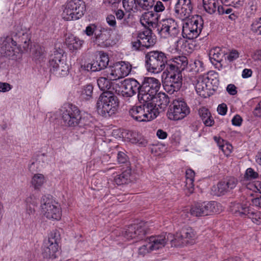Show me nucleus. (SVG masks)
I'll list each match as a JSON object with an SVG mask.
<instances>
[{"instance_id":"38","label":"nucleus","mask_w":261,"mask_h":261,"mask_svg":"<svg viewBox=\"0 0 261 261\" xmlns=\"http://www.w3.org/2000/svg\"><path fill=\"white\" fill-rule=\"evenodd\" d=\"M44 182L45 178L42 174H35L32 178L31 184L35 190H39Z\"/></svg>"},{"instance_id":"25","label":"nucleus","mask_w":261,"mask_h":261,"mask_svg":"<svg viewBox=\"0 0 261 261\" xmlns=\"http://www.w3.org/2000/svg\"><path fill=\"white\" fill-rule=\"evenodd\" d=\"M146 232L145 229H126L122 235L127 240L136 239V241L143 240Z\"/></svg>"},{"instance_id":"19","label":"nucleus","mask_w":261,"mask_h":261,"mask_svg":"<svg viewBox=\"0 0 261 261\" xmlns=\"http://www.w3.org/2000/svg\"><path fill=\"white\" fill-rule=\"evenodd\" d=\"M0 46V53L2 56L11 57L14 55V46L16 45V42L12 38L7 36L2 38Z\"/></svg>"},{"instance_id":"40","label":"nucleus","mask_w":261,"mask_h":261,"mask_svg":"<svg viewBox=\"0 0 261 261\" xmlns=\"http://www.w3.org/2000/svg\"><path fill=\"white\" fill-rule=\"evenodd\" d=\"M63 54L64 51L62 49L59 48L58 50H55L49 60L50 67L57 66L58 64L56 63V60L64 59Z\"/></svg>"},{"instance_id":"60","label":"nucleus","mask_w":261,"mask_h":261,"mask_svg":"<svg viewBox=\"0 0 261 261\" xmlns=\"http://www.w3.org/2000/svg\"><path fill=\"white\" fill-rule=\"evenodd\" d=\"M12 89V86L7 83L0 82V92H6Z\"/></svg>"},{"instance_id":"24","label":"nucleus","mask_w":261,"mask_h":261,"mask_svg":"<svg viewBox=\"0 0 261 261\" xmlns=\"http://www.w3.org/2000/svg\"><path fill=\"white\" fill-rule=\"evenodd\" d=\"M194 177L195 172L191 169H188L186 171V181L184 190L186 194L189 196L192 194L194 190Z\"/></svg>"},{"instance_id":"3","label":"nucleus","mask_w":261,"mask_h":261,"mask_svg":"<svg viewBox=\"0 0 261 261\" xmlns=\"http://www.w3.org/2000/svg\"><path fill=\"white\" fill-rule=\"evenodd\" d=\"M118 106V98L110 91L103 92L96 102L98 113L104 117L110 116L115 114Z\"/></svg>"},{"instance_id":"53","label":"nucleus","mask_w":261,"mask_h":261,"mask_svg":"<svg viewBox=\"0 0 261 261\" xmlns=\"http://www.w3.org/2000/svg\"><path fill=\"white\" fill-rule=\"evenodd\" d=\"M141 41L139 38H138L134 41H132V48L133 50H142L144 49V47L142 46V44L140 43Z\"/></svg>"},{"instance_id":"64","label":"nucleus","mask_w":261,"mask_h":261,"mask_svg":"<svg viewBox=\"0 0 261 261\" xmlns=\"http://www.w3.org/2000/svg\"><path fill=\"white\" fill-rule=\"evenodd\" d=\"M253 114L255 116L261 117V101L255 107L253 111Z\"/></svg>"},{"instance_id":"55","label":"nucleus","mask_w":261,"mask_h":261,"mask_svg":"<svg viewBox=\"0 0 261 261\" xmlns=\"http://www.w3.org/2000/svg\"><path fill=\"white\" fill-rule=\"evenodd\" d=\"M86 35L91 36L93 34L95 35V32H98L96 26L94 24H91L87 26L85 31Z\"/></svg>"},{"instance_id":"61","label":"nucleus","mask_w":261,"mask_h":261,"mask_svg":"<svg viewBox=\"0 0 261 261\" xmlns=\"http://www.w3.org/2000/svg\"><path fill=\"white\" fill-rule=\"evenodd\" d=\"M165 8L163 3L160 1H158L154 6V10L156 13L163 12Z\"/></svg>"},{"instance_id":"51","label":"nucleus","mask_w":261,"mask_h":261,"mask_svg":"<svg viewBox=\"0 0 261 261\" xmlns=\"http://www.w3.org/2000/svg\"><path fill=\"white\" fill-rule=\"evenodd\" d=\"M258 174L257 172L254 171V170L251 168H248L245 172V178L247 179H253L257 178Z\"/></svg>"},{"instance_id":"18","label":"nucleus","mask_w":261,"mask_h":261,"mask_svg":"<svg viewBox=\"0 0 261 261\" xmlns=\"http://www.w3.org/2000/svg\"><path fill=\"white\" fill-rule=\"evenodd\" d=\"M196 235L193 229H181L179 234H177L175 241L179 242L177 246L192 244L195 242Z\"/></svg>"},{"instance_id":"43","label":"nucleus","mask_w":261,"mask_h":261,"mask_svg":"<svg viewBox=\"0 0 261 261\" xmlns=\"http://www.w3.org/2000/svg\"><path fill=\"white\" fill-rule=\"evenodd\" d=\"M137 4L139 8L148 10L153 6L154 0H137Z\"/></svg>"},{"instance_id":"46","label":"nucleus","mask_w":261,"mask_h":261,"mask_svg":"<svg viewBox=\"0 0 261 261\" xmlns=\"http://www.w3.org/2000/svg\"><path fill=\"white\" fill-rule=\"evenodd\" d=\"M194 48V45L187 40H184L181 45V49L184 51L191 53L192 52Z\"/></svg>"},{"instance_id":"14","label":"nucleus","mask_w":261,"mask_h":261,"mask_svg":"<svg viewBox=\"0 0 261 261\" xmlns=\"http://www.w3.org/2000/svg\"><path fill=\"white\" fill-rule=\"evenodd\" d=\"M192 10L191 0H178L175 6V15L177 18L184 20L190 16Z\"/></svg>"},{"instance_id":"4","label":"nucleus","mask_w":261,"mask_h":261,"mask_svg":"<svg viewBox=\"0 0 261 261\" xmlns=\"http://www.w3.org/2000/svg\"><path fill=\"white\" fill-rule=\"evenodd\" d=\"M161 86L160 81L154 77H145L140 85L139 94L138 95L139 101H149L156 95Z\"/></svg>"},{"instance_id":"50","label":"nucleus","mask_w":261,"mask_h":261,"mask_svg":"<svg viewBox=\"0 0 261 261\" xmlns=\"http://www.w3.org/2000/svg\"><path fill=\"white\" fill-rule=\"evenodd\" d=\"M251 30L258 35H261V17L252 23Z\"/></svg>"},{"instance_id":"6","label":"nucleus","mask_w":261,"mask_h":261,"mask_svg":"<svg viewBox=\"0 0 261 261\" xmlns=\"http://www.w3.org/2000/svg\"><path fill=\"white\" fill-rule=\"evenodd\" d=\"M221 211V204L214 201L197 203L190 210L191 214L196 217L212 215Z\"/></svg>"},{"instance_id":"63","label":"nucleus","mask_w":261,"mask_h":261,"mask_svg":"<svg viewBox=\"0 0 261 261\" xmlns=\"http://www.w3.org/2000/svg\"><path fill=\"white\" fill-rule=\"evenodd\" d=\"M231 12L232 9L231 8H227L223 6H218L217 8V12L219 14H229Z\"/></svg>"},{"instance_id":"54","label":"nucleus","mask_w":261,"mask_h":261,"mask_svg":"<svg viewBox=\"0 0 261 261\" xmlns=\"http://www.w3.org/2000/svg\"><path fill=\"white\" fill-rule=\"evenodd\" d=\"M25 202L27 205H32L35 207L38 204V200L36 197L34 195H31L27 198Z\"/></svg>"},{"instance_id":"27","label":"nucleus","mask_w":261,"mask_h":261,"mask_svg":"<svg viewBox=\"0 0 261 261\" xmlns=\"http://www.w3.org/2000/svg\"><path fill=\"white\" fill-rule=\"evenodd\" d=\"M65 43L69 49L73 51L81 48L83 41L73 35H70L66 38Z\"/></svg>"},{"instance_id":"22","label":"nucleus","mask_w":261,"mask_h":261,"mask_svg":"<svg viewBox=\"0 0 261 261\" xmlns=\"http://www.w3.org/2000/svg\"><path fill=\"white\" fill-rule=\"evenodd\" d=\"M163 74H166L165 80L167 81V83L174 85V87L176 88H180L182 85V74L181 72L177 71H164Z\"/></svg>"},{"instance_id":"45","label":"nucleus","mask_w":261,"mask_h":261,"mask_svg":"<svg viewBox=\"0 0 261 261\" xmlns=\"http://www.w3.org/2000/svg\"><path fill=\"white\" fill-rule=\"evenodd\" d=\"M96 60L98 61L99 65L101 67L102 69L107 67L109 62L108 55L105 53L100 54V56L96 58Z\"/></svg>"},{"instance_id":"12","label":"nucleus","mask_w":261,"mask_h":261,"mask_svg":"<svg viewBox=\"0 0 261 261\" xmlns=\"http://www.w3.org/2000/svg\"><path fill=\"white\" fill-rule=\"evenodd\" d=\"M80 115L81 111L77 106L68 103L63 107L62 119L66 126L74 127H76Z\"/></svg>"},{"instance_id":"8","label":"nucleus","mask_w":261,"mask_h":261,"mask_svg":"<svg viewBox=\"0 0 261 261\" xmlns=\"http://www.w3.org/2000/svg\"><path fill=\"white\" fill-rule=\"evenodd\" d=\"M219 85L218 79H211L208 75H200L196 80L195 89L201 97L206 98L210 96L211 90L215 91Z\"/></svg>"},{"instance_id":"32","label":"nucleus","mask_w":261,"mask_h":261,"mask_svg":"<svg viewBox=\"0 0 261 261\" xmlns=\"http://www.w3.org/2000/svg\"><path fill=\"white\" fill-rule=\"evenodd\" d=\"M50 71L58 76H65L69 73V66L65 62H61V64L50 67Z\"/></svg>"},{"instance_id":"9","label":"nucleus","mask_w":261,"mask_h":261,"mask_svg":"<svg viewBox=\"0 0 261 261\" xmlns=\"http://www.w3.org/2000/svg\"><path fill=\"white\" fill-rule=\"evenodd\" d=\"M41 211L44 216L49 219L59 220L62 216L60 205L49 196H43L41 200Z\"/></svg>"},{"instance_id":"31","label":"nucleus","mask_w":261,"mask_h":261,"mask_svg":"<svg viewBox=\"0 0 261 261\" xmlns=\"http://www.w3.org/2000/svg\"><path fill=\"white\" fill-rule=\"evenodd\" d=\"M159 16L157 13L152 11L145 13L142 17L141 21L147 23L149 27L156 29L158 22Z\"/></svg>"},{"instance_id":"35","label":"nucleus","mask_w":261,"mask_h":261,"mask_svg":"<svg viewBox=\"0 0 261 261\" xmlns=\"http://www.w3.org/2000/svg\"><path fill=\"white\" fill-rule=\"evenodd\" d=\"M203 4L204 10L211 14L217 12L218 7L220 6L218 0H203Z\"/></svg>"},{"instance_id":"57","label":"nucleus","mask_w":261,"mask_h":261,"mask_svg":"<svg viewBox=\"0 0 261 261\" xmlns=\"http://www.w3.org/2000/svg\"><path fill=\"white\" fill-rule=\"evenodd\" d=\"M239 57V52L237 50L232 49L227 56V59L229 62H232L238 58Z\"/></svg>"},{"instance_id":"41","label":"nucleus","mask_w":261,"mask_h":261,"mask_svg":"<svg viewBox=\"0 0 261 261\" xmlns=\"http://www.w3.org/2000/svg\"><path fill=\"white\" fill-rule=\"evenodd\" d=\"M226 188L227 189L228 192L233 189L238 184V180L234 177H229L223 180Z\"/></svg>"},{"instance_id":"17","label":"nucleus","mask_w":261,"mask_h":261,"mask_svg":"<svg viewBox=\"0 0 261 261\" xmlns=\"http://www.w3.org/2000/svg\"><path fill=\"white\" fill-rule=\"evenodd\" d=\"M188 60L186 56H178L172 58L169 56L166 71L181 72L187 67Z\"/></svg>"},{"instance_id":"10","label":"nucleus","mask_w":261,"mask_h":261,"mask_svg":"<svg viewBox=\"0 0 261 261\" xmlns=\"http://www.w3.org/2000/svg\"><path fill=\"white\" fill-rule=\"evenodd\" d=\"M190 112V108L186 102L182 99H177L173 101L167 113L168 118L172 120L184 119Z\"/></svg>"},{"instance_id":"23","label":"nucleus","mask_w":261,"mask_h":261,"mask_svg":"<svg viewBox=\"0 0 261 261\" xmlns=\"http://www.w3.org/2000/svg\"><path fill=\"white\" fill-rule=\"evenodd\" d=\"M79 19L83 16L86 10L85 3L82 0H70L67 2Z\"/></svg>"},{"instance_id":"39","label":"nucleus","mask_w":261,"mask_h":261,"mask_svg":"<svg viewBox=\"0 0 261 261\" xmlns=\"http://www.w3.org/2000/svg\"><path fill=\"white\" fill-rule=\"evenodd\" d=\"M110 75V73L107 76V77H101L97 80V85L99 88V89L101 91H108L107 90L110 89L111 87V81H113V80H111L109 77Z\"/></svg>"},{"instance_id":"13","label":"nucleus","mask_w":261,"mask_h":261,"mask_svg":"<svg viewBox=\"0 0 261 261\" xmlns=\"http://www.w3.org/2000/svg\"><path fill=\"white\" fill-rule=\"evenodd\" d=\"M131 70L132 65L129 63L123 61L117 62L111 68L109 77L111 80H116L128 75Z\"/></svg>"},{"instance_id":"28","label":"nucleus","mask_w":261,"mask_h":261,"mask_svg":"<svg viewBox=\"0 0 261 261\" xmlns=\"http://www.w3.org/2000/svg\"><path fill=\"white\" fill-rule=\"evenodd\" d=\"M132 171L130 168H127L121 173L114 176V181L117 185L128 184L131 181L130 176Z\"/></svg>"},{"instance_id":"59","label":"nucleus","mask_w":261,"mask_h":261,"mask_svg":"<svg viewBox=\"0 0 261 261\" xmlns=\"http://www.w3.org/2000/svg\"><path fill=\"white\" fill-rule=\"evenodd\" d=\"M127 160V155L122 152H119L117 154V161L120 164H124Z\"/></svg>"},{"instance_id":"44","label":"nucleus","mask_w":261,"mask_h":261,"mask_svg":"<svg viewBox=\"0 0 261 261\" xmlns=\"http://www.w3.org/2000/svg\"><path fill=\"white\" fill-rule=\"evenodd\" d=\"M77 124H76V126H78L81 128H84L85 129H87L91 126L92 122L89 119L88 117H82L81 114L80 115V120L77 121Z\"/></svg>"},{"instance_id":"34","label":"nucleus","mask_w":261,"mask_h":261,"mask_svg":"<svg viewBox=\"0 0 261 261\" xmlns=\"http://www.w3.org/2000/svg\"><path fill=\"white\" fill-rule=\"evenodd\" d=\"M153 98L156 99V103H154V105H158L160 109H164L169 103L170 99L167 95L165 93L160 92L156 97Z\"/></svg>"},{"instance_id":"1","label":"nucleus","mask_w":261,"mask_h":261,"mask_svg":"<svg viewBox=\"0 0 261 261\" xmlns=\"http://www.w3.org/2000/svg\"><path fill=\"white\" fill-rule=\"evenodd\" d=\"M142 105L134 106L128 110L129 115L138 122H146L155 119L159 112L154 103L147 101H140Z\"/></svg>"},{"instance_id":"30","label":"nucleus","mask_w":261,"mask_h":261,"mask_svg":"<svg viewBox=\"0 0 261 261\" xmlns=\"http://www.w3.org/2000/svg\"><path fill=\"white\" fill-rule=\"evenodd\" d=\"M93 86L91 84L83 86L77 91L80 98L83 101H88L91 99L93 97Z\"/></svg>"},{"instance_id":"29","label":"nucleus","mask_w":261,"mask_h":261,"mask_svg":"<svg viewBox=\"0 0 261 261\" xmlns=\"http://www.w3.org/2000/svg\"><path fill=\"white\" fill-rule=\"evenodd\" d=\"M166 243L164 236H151L149 238V247L150 250H158L164 246Z\"/></svg>"},{"instance_id":"2","label":"nucleus","mask_w":261,"mask_h":261,"mask_svg":"<svg viewBox=\"0 0 261 261\" xmlns=\"http://www.w3.org/2000/svg\"><path fill=\"white\" fill-rule=\"evenodd\" d=\"M169 55L161 50H152L145 54V67L148 71L154 73L166 69Z\"/></svg>"},{"instance_id":"48","label":"nucleus","mask_w":261,"mask_h":261,"mask_svg":"<svg viewBox=\"0 0 261 261\" xmlns=\"http://www.w3.org/2000/svg\"><path fill=\"white\" fill-rule=\"evenodd\" d=\"M217 195L220 196L221 195H225L228 193L227 189L226 188L223 180L219 181L217 186Z\"/></svg>"},{"instance_id":"21","label":"nucleus","mask_w":261,"mask_h":261,"mask_svg":"<svg viewBox=\"0 0 261 261\" xmlns=\"http://www.w3.org/2000/svg\"><path fill=\"white\" fill-rule=\"evenodd\" d=\"M138 38L141 41L144 48H148L153 46L156 43V38L154 35H152L150 30H146L138 35Z\"/></svg>"},{"instance_id":"62","label":"nucleus","mask_w":261,"mask_h":261,"mask_svg":"<svg viewBox=\"0 0 261 261\" xmlns=\"http://www.w3.org/2000/svg\"><path fill=\"white\" fill-rule=\"evenodd\" d=\"M227 110V106L225 103L219 105L217 108L218 113L221 115H225L226 114Z\"/></svg>"},{"instance_id":"33","label":"nucleus","mask_w":261,"mask_h":261,"mask_svg":"<svg viewBox=\"0 0 261 261\" xmlns=\"http://www.w3.org/2000/svg\"><path fill=\"white\" fill-rule=\"evenodd\" d=\"M198 114L206 126H212L214 124V120L208 109L202 107L199 110Z\"/></svg>"},{"instance_id":"58","label":"nucleus","mask_w":261,"mask_h":261,"mask_svg":"<svg viewBox=\"0 0 261 261\" xmlns=\"http://www.w3.org/2000/svg\"><path fill=\"white\" fill-rule=\"evenodd\" d=\"M222 3L226 6H232L236 7L237 5H240L241 0H221Z\"/></svg>"},{"instance_id":"37","label":"nucleus","mask_w":261,"mask_h":261,"mask_svg":"<svg viewBox=\"0 0 261 261\" xmlns=\"http://www.w3.org/2000/svg\"><path fill=\"white\" fill-rule=\"evenodd\" d=\"M62 17L63 19L66 21L79 19L74 14V12H73V10L69 7L67 3H66L64 6Z\"/></svg>"},{"instance_id":"16","label":"nucleus","mask_w":261,"mask_h":261,"mask_svg":"<svg viewBox=\"0 0 261 261\" xmlns=\"http://www.w3.org/2000/svg\"><path fill=\"white\" fill-rule=\"evenodd\" d=\"M121 94L124 97H132L137 92L139 94L140 84L134 79H125L121 84Z\"/></svg>"},{"instance_id":"26","label":"nucleus","mask_w":261,"mask_h":261,"mask_svg":"<svg viewBox=\"0 0 261 261\" xmlns=\"http://www.w3.org/2000/svg\"><path fill=\"white\" fill-rule=\"evenodd\" d=\"M225 55L224 51L219 47H216L210 51L209 57L212 63L216 65L217 63H221L223 61V57Z\"/></svg>"},{"instance_id":"11","label":"nucleus","mask_w":261,"mask_h":261,"mask_svg":"<svg viewBox=\"0 0 261 261\" xmlns=\"http://www.w3.org/2000/svg\"><path fill=\"white\" fill-rule=\"evenodd\" d=\"M203 21L202 17L197 16L194 20H188L184 22L182 28V35L189 40L196 38L203 29Z\"/></svg>"},{"instance_id":"49","label":"nucleus","mask_w":261,"mask_h":261,"mask_svg":"<svg viewBox=\"0 0 261 261\" xmlns=\"http://www.w3.org/2000/svg\"><path fill=\"white\" fill-rule=\"evenodd\" d=\"M150 226L149 225L148 222H145L140 220H136L135 221V222L133 224H131V227L133 228H147L150 227Z\"/></svg>"},{"instance_id":"52","label":"nucleus","mask_w":261,"mask_h":261,"mask_svg":"<svg viewBox=\"0 0 261 261\" xmlns=\"http://www.w3.org/2000/svg\"><path fill=\"white\" fill-rule=\"evenodd\" d=\"M106 21L112 29L115 30L117 27L115 17L114 15H109L106 17Z\"/></svg>"},{"instance_id":"7","label":"nucleus","mask_w":261,"mask_h":261,"mask_svg":"<svg viewBox=\"0 0 261 261\" xmlns=\"http://www.w3.org/2000/svg\"><path fill=\"white\" fill-rule=\"evenodd\" d=\"M180 27L172 18H167L160 21L156 25L158 34L163 38H175L180 33Z\"/></svg>"},{"instance_id":"56","label":"nucleus","mask_w":261,"mask_h":261,"mask_svg":"<svg viewBox=\"0 0 261 261\" xmlns=\"http://www.w3.org/2000/svg\"><path fill=\"white\" fill-rule=\"evenodd\" d=\"M247 10L250 14H254L257 10V3L252 1L248 3Z\"/></svg>"},{"instance_id":"15","label":"nucleus","mask_w":261,"mask_h":261,"mask_svg":"<svg viewBox=\"0 0 261 261\" xmlns=\"http://www.w3.org/2000/svg\"><path fill=\"white\" fill-rule=\"evenodd\" d=\"M237 207L238 210L235 211V214L241 217H247L257 225L261 224V212L245 204L239 205Z\"/></svg>"},{"instance_id":"36","label":"nucleus","mask_w":261,"mask_h":261,"mask_svg":"<svg viewBox=\"0 0 261 261\" xmlns=\"http://www.w3.org/2000/svg\"><path fill=\"white\" fill-rule=\"evenodd\" d=\"M126 139L132 143L144 145L146 142L142 140V136L137 132L129 131L126 134Z\"/></svg>"},{"instance_id":"47","label":"nucleus","mask_w":261,"mask_h":261,"mask_svg":"<svg viewBox=\"0 0 261 261\" xmlns=\"http://www.w3.org/2000/svg\"><path fill=\"white\" fill-rule=\"evenodd\" d=\"M163 87L165 90L168 93L172 94L174 92L178 91L180 88H176L174 87V85L167 83V81L165 80L164 84Z\"/></svg>"},{"instance_id":"5","label":"nucleus","mask_w":261,"mask_h":261,"mask_svg":"<svg viewBox=\"0 0 261 261\" xmlns=\"http://www.w3.org/2000/svg\"><path fill=\"white\" fill-rule=\"evenodd\" d=\"M60 233L58 229H53L48 235V240L44 242L42 250L44 258L55 259L59 253V242Z\"/></svg>"},{"instance_id":"42","label":"nucleus","mask_w":261,"mask_h":261,"mask_svg":"<svg viewBox=\"0 0 261 261\" xmlns=\"http://www.w3.org/2000/svg\"><path fill=\"white\" fill-rule=\"evenodd\" d=\"M122 4L124 8L128 11L137 10V0H122Z\"/></svg>"},{"instance_id":"20","label":"nucleus","mask_w":261,"mask_h":261,"mask_svg":"<svg viewBox=\"0 0 261 261\" xmlns=\"http://www.w3.org/2000/svg\"><path fill=\"white\" fill-rule=\"evenodd\" d=\"M93 42L101 47H108L112 45V41L110 39V35L106 31L99 30L95 33L92 38Z\"/></svg>"}]
</instances>
